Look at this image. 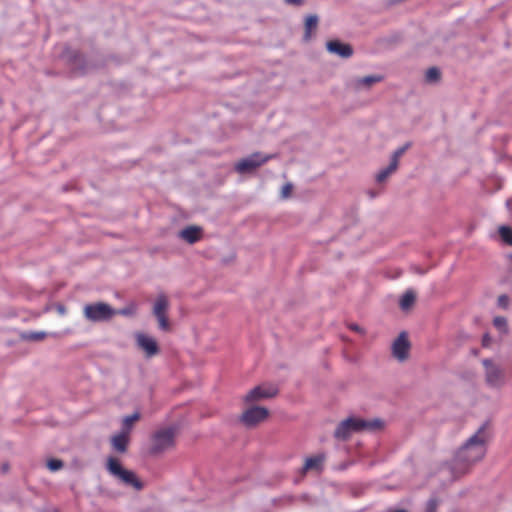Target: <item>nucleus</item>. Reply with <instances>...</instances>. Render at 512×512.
<instances>
[{"label":"nucleus","instance_id":"nucleus-26","mask_svg":"<svg viewBox=\"0 0 512 512\" xmlns=\"http://www.w3.org/2000/svg\"><path fill=\"white\" fill-rule=\"evenodd\" d=\"M494 326L500 331H506L507 321L504 317H495L493 320Z\"/></svg>","mask_w":512,"mask_h":512},{"label":"nucleus","instance_id":"nucleus-34","mask_svg":"<svg viewBox=\"0 0 512 512\" xmlns=\"http://www.w3.org/2000/svg\"><path fill=\"white\" fill-rule=\"evenodd\" d=\"M285 2L291 5H301L303 3V0H285Z\"/></svg>","mask_w":512,"mask_h":512},{"label":"nucleus","instance_id":"nucleus-7","mask_svg":"<svg viewBox=\"0 0 512 512\" xmlns=\"http://www.w3.org/2000/svg\"><path fill=\"white\" fill-rule=\"evenodd\" d=\"M169 301L166 295L159 294L154 302L152 313L156 317L159 329L163 331L170 330V324L167 318Z\"/></svg>","mask_w":512,"mask_h":512},{"label":"nucleus","instance_id":"nucleus-10","mask_svg":"<svg viewBox=\"0 0 512 512\" xmlns=\"http://www.w3.org/2000/svg\"><path fill=\"white\" fill-rule=\"evenodd\" d=\"M268 410L264 407L254 406L243 412L241 421L247 427H252L268 417Z\"/></svg>","mask_w":512,"mask_h":512},{"label":"nucleus","instance_id":"nucleus-6","mask_svg":"<svg viewBox=\"0 0 512 512\" xmlns=\"http://www.w3.org/2000/svg\"><path fill=\"white\" fill-rule=\"evenodd\" d=\"M273 154H262L260 152L253 153L245 158L240 159L234 166L236 172L240 174H248L254 172L257 168L272 159Z\"/></svg>","mask_w":512,"mask_h":512},{"label":"nucleus","instance_id":"nucleus-3","mask_svg":"<svg viewBox=\"0 0 512 512\" xmlns=\"http://www.w3.org/2000/svg\"><path fill=\"white\" fill-rule=\"evenodd\" d=\"M106 469L110 475L118 479L122 484L133 487L136 490L143 488V484L137 478L136 474L131 470L123 468L116 458L108 457Z\"/></svg>","mask_w":512,"mask_h":512},{"label":"nucleus","instance_id":"nucleus-4","mask_svg":"<svg viewBox=\"0 0 512 512\" xmlns=\"http://www.w3.org/2000/svg\"><path fill=\"white\" fill-rule=\"evenodd\" d=\"M116 315V309L105 302L90 303L83 307L84 318L92 323L108 322Z\"/></svg>","mask_w":512,"mask_h":512},{"label":"nucleus","instance_id":"nucleus-11","mask_svg":"<svg viewBox=\"0 0 512 512\" xmlns=\"http://www.w3.org/2000/svg\"><path fill=\"white\" fill-rule=\"evenodd\" d=\"M410 343L405 332H401L392 344V354L400 362L408 358Z\"/></svg>","mask_w":512,"mask_h":512},{"label":"nucleus","instance_id":"nucleus-27","mask_svg":"<svg viewBox=\"0 0 512 512\" xmlns=\"http://www.w3.org/2000/svg\"><path fill=\"white\" fill-rule=\"evenodd\" d=\"M63 466V463L61 460H58V459H51L47 462V467L51 470V471H57L59 470L60 468H62Z\"/></svg>","mask_w":512,"mask_h":512},{"label":"nucleus","instance_id":"nucleus-22","mask_svg":"<svg viewBox=\"0 0 512 512\" xmlns=\"http://www.w3.org/2000/svg\"><path fill=\"white\" fill-rule=\"evenodd\" d=\"M416 294L413 290H407L401 300H400V307L403 310L409 309L415 302Z\"/></svg>","mask_w":512,"mask_h":512},{"label":"nucleus","instance_id":"nucleus-35","mask_svg":"<svg viewBox=\"0 0 512 512\" xmlns=\"http://www.w3.org/2000/svg\"><path fill=\"white\" fill-rule=\"evenodd\" d=\"M486 342H488V337L487 336H485L484 339H483L484 345H486Z\"/></svg>","mask_w":512,"mask_h":512},{"label":"nucleus","instance_id":"nucleus-30","mask_svg":"<svg viewBox=\"0 0 512 512\" xmlns=\"http://www.w3.org/2000/svg\"><path fill=\"white\" fill-rule=\"evenodd\" d=\"M497 304L501 308H507L509 305V297L507 295H500L497 299Z\"/></svg>","mask_w":512,"mask_h":512},{"label":"nucleus","instance_id":"nucleus-18","mask_svg":"<svg viewBox=\"0 0 512 512\" xmlns=\"http://www.w3.org/2000/svg\"><path fill=\"white\" fill-rule=\"evenodd\" d=\"M140 419V413L135 412L131 415L125 416L122 420L121 431L125 434L130 435V432L133 429L134 424Z\"/></svg>","mask_w":512,"mask_h":512},{"label":"nucleus","instance_id":"nucleus-9","mask_svg":"<svg viewBox=\"0 0 512 512\" xmlns=\"http://www.w3.org/2000/svg\"><path fill=\"white\" fill-rule=\"evenodd\" d=\"M278 394V388L274 385H260L253 388L247 395L244 397L245 402H254L262 399L273 398Z\"/></svg>","mask_w":512,"mask_h":512},{"label":"nucleus","instance_id":"nucleus-16","mask_svg":"<svg viewBox=\"0 0 512 512\" xmlns=\"http://www.w3.org/2000/svg\"><path fill=\"white\" fill-rule=\"evenodd\" d=\"M382 80L381 76L377 75H368L362 78H357L353 81V87L355 90H363L368 89L375 83H378Z\"/></svg>","mask_w":512,"mask_h":512},{"label":"nucleus","instance_id":"nucleus-19","mask_svg":"<svg viewBox=\"0 0 512 512\" xmlns=\"http://www.w3.org/2000/svg\"><path fill=\"white\" fill-rule=\"evenodd\" d=\"M398 164L395 161L390 160L387 167L381 169L376 175V181L381 183L384 182L390 175L396 172Z\"/></svg>","mask_w":512,"mask_h":512},{"label":"nucleus","instance_id":"nucleus-21","mask_svg":"<svg viewBox=\"0 0 512 512\" xmlns=\"http://www.w3.org/2000/svg\"><path fill=\"white\" fill-rule=\"evenodd\" d=\"M318 26V17L316 15H309L305 20V33L304 39L308 41L311 38V33Z\"/></svg>","mask_w":512,"mask_h":512},{"label":"nucleus","instance_id":"nucleus-14","mask_svg":"<svg viewBox=\"0 0 512 512\" xmlns=\"http://www.w3.org/2000/svg\"><path fill=\"white\" fill-rule=\"evenodd\" d=\"M202 234V229L198 226H188L179 232V237L189 244L197 242Z\"/></svg>","mask_w":512,"mask_h":512},{"label":"nucleus","instance_id":"nucleus-2","mask_svg":"<svg viewBox=\"0 0 512 512\" xmlns=\"http://www.w3.org/2000/svg\"><path fill=\"white\" fill-rule=\"evenodd\" d=\"M384 422L379 418L363 419L349 417L341 421L334 431L335 438L339 440L348 439L353 433L377 432L383 429Z\"/></svg>","mask_w":512,"mask_h":512},{"label":"nucleus","instance_id":"nucleus-24","mask_svg":"<svg viewBox=\"0 0 512 512\" xmlns=\"http://www.w3.org/2000/svg\"><path fill=\"white\" fill-rule=\"evenodd\" d=\"M499 234L505 243L512 245V229L510 227L500 226Z\"/></svg>","mask_w":512,"mask_h":512},{"label":"nucleus","instance_id":"nucleus-33","mask_svg":"<svg viewBox=\"0 0 512 512\" xmlns=\"http://www.w3.org/2000/svg\"><path fill=\"white\" fill-rule=\"evenodd\" d=\"M349 328L355 332L363 333V329L357 324H350Z\"/></svg>","mask_w":512,"mask_h":512},{"label":"nucleus","instance_id":"nucleus-32","mask_svg":"<svg viewBox=\"0 0 512 512\" xmlns=\"http://www.w3.org/2000/svg\"><path fill=\"white\" fill-rule=\"evenodd\" d=\"M55 308L58 314L61 316L65 315L67 312L66 307L63 304H56Z\"/></svg>","mask_w":512,"mask_h":512},{"label":"nucleus","instance_id":"nucleus-8","mask_svg":"<svg viewBox=\"0 0 512 512\" xmlns=\"http://www.w3.org/2000/svg\"><path fill=\"white\" fill-rule=\"evenodd\" d=\"M482 363L485 368V379L487 384L492 387H500L503 385L505 377L501 367L489 359H484Z\"/></svg>","mask_w":512,"mask_h":512},{"label":"nucleus","instance_id":"nucleus-28","mask_svg":"<svg viewBox=\"0 0 512 512\" xmlns=\"http://www.w3.org/2000/svg\"><path fill=\"white\" fill-rule=\"evenodd\" d=\"M135 309H136L135 306L131 305V306H127L125 308L116 310V312H117V315L131 316L135 313Z\"/></svg>","mask_w":512,"mask_h":512},{"label":"nucleus","instance_id":"nucleus-5","mask_svg":"<svg viewBox=\"0 0 512 512\" xmlns=\"http://www.w3.org/2000/svg\"><path fill=\"white\" fill-rule=\"evenodd\" d=\"M175 436V428L169 427L158 430L153 435L150 452L152 454H160L170 450L174 447Z\"/></svg>","mask_w":512,"mask_h":512},{"label":"nucleus","instance_id":"nucleus-25","mask_svg":"<svg viewBox=\"0 0 512 512\" xmlns=\"http://www.w3.org/2000/svg\"><path fill=\"white\" fill-rule=\"evenodd\" d=\"M411 147V142L405 143L403 146L399 147L397 150H395L391 156L392 161H395L399 165V159L400 157Z\"/></svg>","mask_w":512,"mask_h":512},{"label":"nucleus","instance_id":"nucleus-1","mask_svg":"<svg viewBox=\"0 0 512 512\" xmlns=\"http://www.w3.org/2000/svg\"><path fill=\"white\" fill-rule=\"evenodd\" d=\"M488 440L489 434L486 428L481 426L457 451L454 458L455 464L463 467V472H466L467 467L484 457Z\"/></svg>","mask_w":512,"mask_h":512},{"label":"nucleus","instance_id":"nucleus-23","mask_svg":"<svg viewBox=\"0 0 512 512\" xmlns=\"http://www.w3.org/2000/svg\"><path fill=\"white\" fill-rule=\"evenodd\" d=\"M440 71L436 67H430L425 74V79L429 83L437 82L440 79Z\"/></svg>","mask_w":512,"mask_h":512},{"label":"nucleus","instance_id":"nucleus-15","mask_svg":"<svg viewBox=\"0 0 512 512\" xmlns=\"http://www.w3.org/2000/svg\"><path fill=\"white\" fill-rule=\"evenodd\" d=\"M129 443V435L119 432L111 437L112 448L118 453H125Z\"/></svg>","mask_w":512,"mask_h":512},{"label":"nucleus","instance_id":"nucleus-12","mask_svg":"<svg viewBox=\"0 0 512 512\" xmlns=\"http://www.w3.org/2000/svg\"><path fill=\"white\" fill-rule=\"evenodd\" d=\"M136 343L143 350L148 358L159 353V347L156 340L143 333L136 334Z\"/></svg>","mask_w":512,"mask_h":512},{"label":"nucleus","instance_id":"nucleus-31","mask_svg":"<svg viewBox=\"0 0 512 512\" xmlns=\"http://www.w3.org/2000/svg\"><path fill=\"white\" fill-rule=\"evenodd\" d=\"M438 501L436 499H430L426 505V512H436Z\"/></svg>","mask_w":512,"mask_h":512},{"label":"nucleus","instance_id":"nucleus-29","mask_svg":"<svg viewBox=\"0 0 512 512\" xmlns=\"http://www.w3.org/2000/svg\"><path fill=\"white\" fill-rule=\"evenodd\" d=\"M292 189H293V185L291 183H286L285 185H283V187L281 189V197L283 199L289 198L291 195Z\"/></svg>","mask_w":512,"mask_h":512},{"label":"nucleus","instance_id":"nucleus-20","mask_svg":"<svg viewBox=\"0 0 512 512\" xmlns=\"http://www.w3.org/2000/svg\"><path fill=\"white\" fill-rule=\"evenodd\" d=\"M324 461V457L321 455H317L314 457L307 458L305 460L303 471L307 472L309 470H320L322 463Z\"/></svg>","mask_w":512,"mask_h":512},{"label":"nucleus","instance_id":"nucleus-17","mask_svg":"<svg viewBox=\"0 0 512 512\" xmlns=\"http://www.w3.org/2000/svg\"><path fill=\"white\" fill-rule=\"evenodd\" d=\"M48 335L56 337L57 333H47L45 331H24L20 333V338L24 341L39 342L45 339Z\"/></svg>","mask_w":512,"mask_h":512},{"label":"nucleus","instance_id":"nucleus-13","mask_svg":"<svg viewBox=\"0 0 512 512\" xmlns=\"http://www.w3.org/2000/svg\"><path fill=\"white\" fill-rule=\"evenodd\" d=\"M327 51L335 54L341 58L347 59L353 55V48L351 45L343 43L339 40H331L326 43Z\"/></svg>","mask_w":512,"mask_h":512}]
</instances>
